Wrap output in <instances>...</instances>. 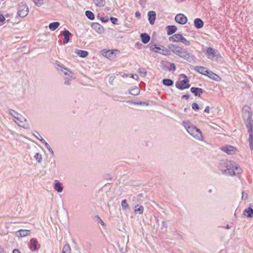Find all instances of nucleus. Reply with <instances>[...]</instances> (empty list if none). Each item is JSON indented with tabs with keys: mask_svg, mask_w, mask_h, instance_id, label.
I'll return each mask as SVG.
<instances>
[{
	"mask_svg": "<svg viewBox=\"0 0 253 253\" xmlns=\"http://www.w3.org/2000/svg\"><path fill=\"white\" fill-rule=\"evenodd\" d=\"M148 20L150 24H154L156 18V13L153 11H150L148 13Z\"/></svg>",
	"mask_w": 253,
	"mask_h": 253,
	"instance_id": "4468645a",
	"label": "nucleus"
},
{
	"mask_svg": "<svg viewBox=\"0 0 253 253\" xmlns=\"http://www.w3.org/2000/svg\"><path fill=\"white\" fill-rule=\"evenodd\" d=\"M14 121L19 126L24 128L27 129L29 127V125L27 123L26 119L24 118L21 115L19 117H16V119L14 120Z\"/></svg>",
	"mask_w": 253,
	"mask_h": 253,
	"instance_id": "423d86ee",
	"label": "nucleus"
},
{
	"mask_svg": "<svg viewBox=\"0 0 253 253\" xmlns=\"http://www.w3.org/2000/svg\"><path fill=\"white\" fill-rule=\"evenodd\" d=\"M54 188L58 193H61L63 191V187L60 182H56L54 183Z\"/></svg>",
	"mask_w": 253,
	"mask_h": 253,
	"instance_id": "c85d7f7f",
	"label": "nucleus"
},
{
	"mask_svg": "<svg viewBox=\"0 0 253 253\" xmlns=\"http://www.w3.org/2000/svg\"><path fill=\"white\" fill-rule=\"evenodd\" d=\"M150 49L155 53H158L164 55H169L170 54L169 50L163 46L160 47L154 44L150 46Z\"/></svg>",
	"mask_w": 253,
	"mask_h": 253,
	"instance_id": "39448f33",
	"label": "nucleus"
},
{
	"mask_svg": "<svg viewBox=\"0 0 253 253\" xmlns=\"http://www.w3.org/2000/svg\"><path fill=\"white\" fill-rule=\"evenodd\" d=\"M180 42L186 46H189L190 44V42L186 40L183 36Z\"/></svg>",
	"mask_w": 253,
	"mask_h": 253,
	"instance_id": "ea45409f",
	"label": "nucleus"
},
{
	"mask_svg": "<svg viewBox=\"0 0 253 253\" xmlns=\"http://www.w3.org/2000/svg\"><path fill=\"white\" fill-rule=\"evenodd\" d=\"M221 150L228 154H231L235 152V148L232 146L226 145L221 147Z\"/></svg>",
	"mask_w": 253,
	"mask_h": 253,
	"instance_id": "f8f14e48",
	"label": "nucleus"
},
{
	"mask_svg": "<svg viewBox=\"0 0 253 253\" xmlns=\"http://www.w3.org/2000/svg\"><path fill=\"white\" fill-rule=\"evenodd\" d=\"M144 211V208L142 206H139L137 205L135 206L134 208V212L135 213H139V214H141L143 213Z\"/></svg>",
	"mask_w": 253,
	"mask_h": 253,
	"instance_id": "a878e982",
	"label": "nucleus"
},
{
	"mask_svg": "<svg viewBox=\"0 0 253 253\" xmlns=\"http://www.w3.org/2000/svg\"><path fill=\"white\" fill-rule=\"evenodd\" d=\"M163 84L166 86H170L173 85V82L170 79H164Z\"/></svg>",
	"mask_w": 253,
	"mask_h": 253,
	"instance_id": "2f4dec72",
	"label": "nucleus"
},
{
	"mask_svg": "<svg viewBox=\"0 0 253 253\" xmlns=\"http://www.w3.org/2000/svg\"><path fill=\"white\" fill-rule=\"evenodd\" d=\"M63 36L64 37V38L63 39V42L64 43H67L69 41V36L71 35V33L68 30H65L62 33Z\"/></svg>",
	"mask_w": 253,
	"mask_h": 253,
	"instance_id": "5701e85b",
	"label": "nucleus"
},
{
	"mask_svg": "<svg viewBox=\"0 0 253 253\" xmlns=\"http://www.w3.org/2000/svg\"><path fill=\"white\" fill-rule=\"evenodd\" d=\"M135 15L136 17H140L141 15L139 11H136L135 13Z\"/></svg>",
	"mask_w": 253,
	"mask_h": 253,
	"instance_id": "052dcab7",
	"label": "nucleus"
},
{
	"mask_svg": "<svg viewBox=\"0 0 253 253\" xmlns=\"http://www.w3.org/2000/svg\"><path fill=\"white\" fill-rule=\"evenodd\" d=\"M91 26L98 34H102L104 32V29L103 27L98 23H93Z\"/></svg>",
	"mask_w": 253,
	"mask_h": 253,
	"instance_id": "9d476101",
	"label": "nucleus"
},
{
	"mask_svg": "<svg viewBox=\"0 0 253 253\" xmlns=\"http://www.w3.org/2000/svg\"><path fill=\"white\" fill-rule=\"evenodd\" d=\"M30 234L29 230L20 229L17 232V235L18 237H25Z\"/></svg>",
	"mask_w": 253,
	"mask_h": 253,
	"instance_id": "f3484780",
	"label": "nucleus"
},
{
	"mask_svg": "<svg viewBox=\"0 0 253 253\" xmlns=\"http://www.w3.org/2000/svg\"><path fill=\"white\" fill-rule=\"evenodd\" d=\"M29 8L25 3H21L18 7L17 14L21 17H24L27 15Z\"/></svg>",
	"mask_w": 253,
	"mask_h": 253,
	"instance_id": "0eeeda50",
	"label": "nucleus"
},
{
	"mask_svg": "<svg viewBox=\"0 0 253 253\" xmlns=\"http://www.w3.org/2000/svg\"><path fill=\"white\" fill-rule=\"evenodd\" d=\"M34 158L38 163H41L42 161V156L39 153H37L34 156Z\"/></svg>",
	"mask_w": 253,
	"mask_h": 253,
	"instance_id": "72a5a7b5",
	"label": "nucleus"
},
{
	"mask_svg": "<svg viewBox=\"0 0 253 253\" xmlns=\"http://www.w3.org/2000/svg\"><path fill=\"white\" fill-rule=\"evenodd\" d=\"M204 112H206V113H209L210 112V106H207L205 110H204Z\"/></svg>",
	"mask_w": 253,
	"mask_h": 253,
	"instance_id": "13d9d810",
	"label": "nucleus"
},
{
	"mask_svg": "<svg viewBox=\"0 0 253 253\" xmlns=\"http://www.w3.org/2000/svg\"><path fill=\"white\" fill-rule=\"evenodd\" d=\"M195 70L198 73L206 76L209 71V70L206 67L199 66H196L195 67Z\"/></svg>",
	"mask_w": 253,
	"mask_h": 253,
	"instance_id": "ddd939ff",
	"label": "nucleus"
},
{
	"mask_svg": "<svg viewBox=\"0 0 253 253\" xmlns=\"http://www.w3.org/2000/svg\"><path fill=\"white\" fill-rule=\"evenodd\" d=\"M206 55L207 58L212 61H221V56L219 51L212 47H208L207 48Z\"/></svg>",
	"mask_w": 253,
	"mask_h": 253,
	"instance_id": "7ed1b4c3",
	"label": "nucleus"
},
{
	"mask_svg": "<svg viewBox=\"0 0 253 253\" xmlns=\"http://www.w3.org/2000/svg\"><path fill=\"white\" fill-rule=\"evenodd\" d=\"M127 103H128V104H129L130 105H132V104L136 105V102H133L131 101H127Z\"/></svg>",
	"mask_w": 253,
	"mask_h": 253,
	"instance_id": "e2e57ef3",
	"label": "nucleus"
},
{
	"mask_svg": "<svg viewBox=\"0 0 253 253\" xmlns=\"http://www.w3.org/2000/svg\"><path fill=\"white\" fill-rule=\"evenodd\" d=\"M166 29L168 35H171L176 32L177 28L175 26H168L166 27Z\"/></svg>",
	"mask_w": 253,
	"mask_h": 253,
	"instance_id": "4be33fe9",
	"label": "nucleus"
},
{
	"mask_svg": "<svg viewBox=\"0 0 253 253\" xmlns=\"http://www.w3.org/2000/svg\"><path fill=\"white\" fill-rule=\"evenodd\" d=\"M135 198V197L134 196H131L129 197V200L132 201H134Z\"/></svg>",
	"mask_w": 253,
	"mask_h": 253,
	"instance_id": "0e129e2a",
	"label": "nucleus"
},
{
	"mask_svg": "<svg viewBox=\"0 0 253 253\" xmlns=\"http://www.w3.org/2000/svg\"><path fill=\"white\" fill-rule=\"evenodd\" d=\"M95 218L97 219L99 222H100L101 224L103 225L104 222L102 221V220L100 218V217L98 215H96L95 216Z\"/></svg>",
	"mask_w": 253,
	"mask_h": 253,
	"instance_id": "5fc2aeb1",
	"label": "nucleus"
},
{
	"mask_svg": "<svg viewBox=\"0 0 253 253\" xmlns=\"http://www.w3.org/2000/svg\"><path fill=\"white\" fill-rule=\"evenodd\" d=\"M130 78H132L136 80H137L138 79V76L136 74H129V75Z\"/></svg>",
	"mask_w": 253,
	"mask_h": 253,
	"instance_id": "3c124183",
	"label": "nucleus"
},
{
	"mask_svg": "<svg viewBox=\"0 0 253 253\" xmlns=\"http://www.w3.org/2000/svg\"><path fill=\"white\" fill-rule=\"evenodd\" d=\"M169 49L172 51L174 54H177V53L179 51L181 47L177 46L173 44H170L169 45Z\"/></svg>",
	"mask_w": 253,
	"mask_h": 253,
	"instance_id": "aec40b11",
	"label": "nucleus"
},
{
	"mask_svg": "<svg viewBox=\"0 0 253 253\" xmlns=\"http://www.w3.org/2000/svg\"><path fill=\"white\" fill-rule=\"evenodd\" d=\"M206 76H208L210 79L216 81H218L220 79V78L217 75L209 70Z\"/></svg>",
	"mask_w": 253,
	"mask_h": 253,
	"instance_id": "dca6fc26",
	"label": "nucleus"
},
{
	"mask_svg": "<svg viewBox=\"0 0 253 253\" xmlns=\"http://www.w3.org/2000/svg\"><path fill=\"white\" fill-rule=\"evenodd\" d=\"M113 54V53L112 51H111L110 50H108L106 52L105 56L108 57H110V55Z\"/></svg>",
	"mask_w": 253,
	"mask_h": 253,
	"instance_id": "8fccbe9b",
	"label": "nucleus"
},
{
	"mask_svg": "<svg viewBox=\"0 0 253 253\" xmlns=\"http://www.w3.org/2000/svg\"><path fill=\"white\" fill-rule=\"evenodd\" d=\"M60 25L58 22H54L49 24L48 27L51 31L55 30Z\"/></svg>",
	"mask_w": 253,
	"mask_h": 253,
	"instance_id": "393cba45",
	"label": "nucleus"
},
{
	"mask_svg": "<svg viewBox=\"0 0 253 253\" xmlns=\"http://www.w3.org/2000/svg\"><path fill=\"white\" fill-rule=\"evenodd\" d=\"M182 98L187 99L189 98V95L188 94H185V95H183Z\"/></svg>",
	"mask_w": 253,
	"mask_h": 253,
	"instance_id": "680f3d73",
	"label": "nucleus"
},
{
	"mask_svg": "<svg viewBox=\"0 0 253 253\" xmlns=\"http://www.w3.org/2000/svg\"><path fill=\"white\" fill-rule=\"evenodd\" d=\"M62 253H71L70 246L68 244H66L63 247Z\"/></svg>",
	"mask_w": 253,
	"mask_h": 253,
	"instance_id": "473e14b6",
	"label": "nucleus"
},
{
	"mask_svg": "<svg viewBox=\"0 0 253 253\" xmlns=\"http://www.w3.org/2000/svg\"><path fill=\"white\" fill-rule=\"evenodd\" d=\"M86 16L90 20H93L94 18V14L90 11L87 10L85 11Z\"/></svg>",
	"mask_w": 253,
	"mask_h": 253,
	"instance_id": "c9c22d12",
	"label": "nucleus"
},
{
	"mask_svg": "<svg viewBox=\"0 0 253 253\" xmlns=\"http://www.w3.org/2000/svg\"><path fill=\"white\" fill-rule=\"evenodd\" d=\"M141 41L143 43L146 44L148 43L150 39V36L146 33H142L140 35Z\"/></svg>",
	"mask_w": 253,
	"mask_h": 253,
	"instance_id": "412c9836",
	"label": "nucleus"
},
{
	"mask_svg": "<svg viewBox=\"0 0 253 253\" xmlns=\"http://www.w3.org/2000/svg\"><path fill=\"white\" fill-rule=\"evenodd\" d=\"M101 21L104 22L108 21V18L107 17H103L101 19Z\"/></svg>",
	"mask_w": 253,
	"mask_h": 253,
	"instance_id": "bf43d9fd",
	"label": "nucleus"
},
{
	"mask_svg": "<svg viewBox=\"0 0 253 253\" xmlns=\"http://www.w3.org/2000/svg\"><path fill=\"white\" fill-rule=\"evenodd\" d=\"M110 20H111V22H112L113 24H117V22H118V19H117V18H115V17H110Z\"/></svg>",
	"mask_w": 253,
	"mask_h": 253,
	"instance_id": "de8ad7c7",
	"label": "nucleus"
},
{
	"mask_svg": "<svg viewBox=\"0 0 253 253\" xmlns=\"http://www.w3.org/2000/svg\"><path fill=\"white\" fill-rule=\"evenodd\" d=\"M180 57L183 58L184 59L189 61L191 62L193 60V55L188 52L186 49L185 51L183 52L182 54L181 55Z\"/></svg>",
	"mask_w": 253,
	"mask_h": 253,
	"instance_id": "9b49d317",
	"label": "nucleus"
},
{
	"mask_svg": "<svg viewBox=\"0 0 253 253\" xmlns=\"http://www.w3.org/2000/svg\"><path fill=\"white\" fill-rule=\"evenodd\" d=\"M220 169L222 173L228 176H233L240 174L241 169L235 162L232 161H223L220 164Z\"/></svg>",
	"mask_w": 253,
	"mask_h": 253,
	"instance_id": "f257e3e1",
	"label": "nucleus"
},
{
	"mask_svg": "<svg viewBox=\"0 0 253 253\" xmlns=\"http://www.w3.org/2000/svg\"><path fill=\"white\" fill-rule=\"evenodd\" d=\"M191 91L196 96L200 97L201 95L203 93V89L198 87H192L191 88Z\"/></svg>",
	"mask_w": 253,
	"mask_h": 253,
	"instance_id": "2eb2a0df",
	"label": "nucleus"
},
{
	"mask_svg": "<svg viewBox=\"0 0 253 253\" xmlns=\"http://www.w3.org/2000/svg\"><path fill=\"white\" fill-rule=\"evenodd\" d=\"M5 20V16L2 14H0V22L3 23Z\"/></svg>",
	"mask_w": 253,
	"mask_h": 253,
	"instance_id": "603ef678",
	"label": "nucleus"
},
{
	"mask_svg": "<svg viewBox=\"0 0 253 253\" xmlns=\"http://www.w3.org/2000/svg\"><path fill=\"white\" fill-rule=\"evenodd\" d=\"M95 4L98 6H103L105 4V0H93Z\"/></svg>",
	"mask_w": 253,
	"mask_h": 253,
	"instance_id": "f704fd0d",
	"label": "nucleus"
},
{
	"mask_svg": "<svg viewBox=\"0 0 253 253\" xmlns=\"http://www.w3.org/2000/svg\"><path fill=\"white\" fill-rule=\"evenodd\" d=\"M127 76H129V75H127V74H124V75H123V77H127Z\"/></svg>",
	"mask_w": 253,
	"mask_h": 253,
	"instance_id": "774afa93",
	"label": "nucleus"
},
{
	"mask_svg": "<svg viewBox=\"0 0 253 253\" xmlns=\"http://www.w3.org/2000/svg\"><path fill=\"white\" fill-rule=\"evenodd\" d=\"M168 227V224L167 222L166 221H163L162 230L165 229V230H166Z\"/></svg>",
	"mask_w": 253,
	"mask_h": 253,
	"instance_id": "a18cd8bd",
	"label": "nucleus"
},
{
	"mask_svg": "<svg viewBox=\"0 0 253 253\" xmlns=\"http://www.w3.org/2000/svg\"><path fill=\"white\" fill-rule=\"evenodd\" d=\"M33 1L38 6H40L43 4V0H33Z\"/></svg>",
	"mask_w": 253,
	"mask_h": 253,
	"instance_id": "79ce46f5",
	"label": "nucleus"
},
{
	"mask_svg": "<svg viewBox=\"0 0 253 253\" xmlns=\"http://www.w3.org/2000/svg\"><path fill=\"white\" fill-rule=\"evenodd\" d=\"M116 78L115 76H111L109 78V83L110 84L113 85L114 84V80Z\"/></svg>",
	"mask_w": 253,
	"mask_h": 253,
	"instance_id": "37998d69",
	"label": "nucleus"
},
{
	"mask_svg": "<svg viewBox=\"0 0 253 253\" xmlns=\"http://www.w3.org/2000/svg\"><path fill=\"white\" fill-rule=\"evenodd\" d=\"M37 241L35 239H32L30 240V248L32 251H36L37 250Z\"/></svg>",
	"mask_w": 253,
	"mask_h": 253,
	"instance_id": "b1692460",
	"label": "nucleus"
},
{
	"mask_svg": "<svg viewBox=\"0 0 253 253\" xmlns=\"http://www.w3.org/2000/svg\"><path fill=\"white\" fill-rule=\"evenodd\" d=\"M176 22L180 24H185L187 21V17L183 14H178L175 17Z\"/></svg>",
	"mask_w": 253,
	"mask_h": 253,
	"instance_id": "1a4fd4ad",
	"label": "nucleus"
},
{
	"mask_svg": "<svg viewBox=\"0 0 253 253\" xmlns=\"http://www.w3.org/2000/svg\"><path fill=\"white\" fill-rule=\"evenodd\" d=\"M180 78L181 79L183 78V80L177 82L175 84V86L181 90L188 88L190 87V85L188 84L189 80L187 76L184 74H181Z\"/></svg>",
	"mask_w": 253,
	"mask_h": 253,
	"instance_id": "20e7f679",
	"label": "nucleus"
},
{
	"mask_svg": "<svg viewBox=\"0 0 253 253\" xmlns=\"http://www.w3.org/2000/svg\"><path fill=\"white\" fill-rule=\"evenodd\" d=\"M57 69L60 70L65 75L68 76L71 79H75L74 74L68 68L60 65H57Z\"/></svg>",
	"mask_w": 253,
	"mask_h": 253,
	"instance_id": "6e6552de",
	"label": "nucleus"
},
{
	"mask_svg": "<svg viewBox=\"0 0 253 253\" xmlns=\"http://www.w3.org/2000/svg\"><path fill=\"white\" fill-rule=\"evenodd\" d=\"M37 134L38 136L35 135L36 138L41 141V140H42V139H43V138H42V137L40 135V134L39 133L37 132Z\"/></svg>",
	"mask_w": 253,
	"mask_h": 253,
	"instance_id": "4d7b16f0",
	"label": "nucleus"
},
{
	"mask_svg": "<svg viewBox=\"0 0 253 253\" xmlns=\"http://www.w3.org/2000/svg\"><path fill=\"white\" fill-rule=\"evenodd\" d=\"M78 54L81 57H85L88 55V52L86 51L79 50L78 52Z\"/></svg>",
	"mask_w": 253,
	"mask_h": 253,
	"instance_id": "e433bc0d",
	"label": "nucleus"
},
{
	"mask_svg": "<svg viewBox=\"0 0 253 253\" xmlns=\"http://www.w3.org/2000/svg\"><path fill=\"white\" fill-rule=\"evenodd\" d=\"M41 142L45 145L46 148L48 149L49 152L50 153V154L53 156L54 155V152L52 150V148L50 147V145L45 141V140L44 139H42L41 140Z\"/></svg>",
	"mask_w": 253,
	"mask_h": 253,
	"instance_id": "c756f323",
	"label": "nucleus"
},
{
	"mask_svg": "<svg viewBox=\"0 0 253 253\" xmlns=\"http://www.w3.org/2000/svg\"><path fill=\"white\" fill-rule=\"evenodd\" d=\"M121 205L122 208L125 210H126V208H128V207L126 200H124L122 201Z\"/></svg>",
	"mask_w": 253,
	"mask_h": 253,
	"instance_id": "a19ab883",
	"label": "nucleus"
},
{
	"mask_svg": "<svg viewBox=\"0 0 253 253\" xmlns=\"http://www.w3.org/2000/svg\"><path fill=\"white\" fill-rule=\"evenodd\" d=\"M185 49L181 48L176 55L180 57L181 55L182 54L183 52L185 51Z\"/></svg>",
	"mask_w": 253,
	"mask_h": 253,
	"instance_id": "864d4df0",
	"label": "nucleus"
},
{
	"mask_svg": "<svg viewBox=\"0 0 253 253\" xmlns=\"http://www.w3.org/2000/svg\"><path fill=\"white\" fill-rule=\"evenodd\" d=\"M138 71L141 76H145L146 74V71L145 69L139 68Z\"/></svg>",
	"mask_w": 253,
	"mask_h": 253,
	"instance_id": "58836bf2",
	"label": "nucleus"
},
{
	"mask_svg": "<svg viewBox=\"0 0 253 253\" xmlns=\"http://www.w3.org/2000/svg\"><path fill=\"white\" fill-rule=\"evenodd\" d=\"M182 124L187 132L195 139L199 141L204 140V137L202 131L194 126L190 121L185 120L183 122Z\"/></svg>",
	"mask_w": 253,
	"mask_h": 253,
	"instance_id": "f03ea898",
	"label": "nucleus"
},
{
	"mask_svg": "<svg viewBox=\"0 0 253 253\" xmlns=\"http://www.w3.org/2000/svg\"><path fill=\"white\" fill-rule=\"evenodd\" d=\"M136 105H146L148 106V104L146 103L145 102H136Z\"/></svg>",
	"mask_w": 253,
	"mask_h": 253,
	"instance_id": "6e6d98bb",
	"label": "nucleus"
},
{
	"mask_svg": "<svg viewBox=\"0 0 253 253\" xmlns=\"http://www.w3.org/2000/svg\"><path fill=\"white\" fill-rule=\"evenodd\" d=\"M169 70H172L174 71L176 70V67L175 64L174 63H170V66L169 68Z\"/></svg>",
	"mask_w": 253,
	"mask_h": 253,
	"instance_id": "49530a36",
	"label": "nucleus"
},
{
	"mask_svg": "<svg viewBox=\"0 0 253 253\" xmlns=\"http://www.w3.org/2000/svg\"><path fill=\"white\" fill-rule=\"evenodd\" d=\"M230 227L229 225L228 224H227L226 226V228L228 229H230Z\"/></svg>",
	"mask_w": 253,
	"mask_h": 253,
	"instance_id": "338daca9",
	"label": "nucleus"
},
{
	"mask_svg": "<svg viewBox=\"0 0 253 253\" xmlns=\"http://www.w3.org/2000/svg\"><path fill=\"white\" fill-rule=\"evenodd\" d=\"M9 114L14 117V120L16 119V117H19L21 115L13 110H9Z\"/></svg>",
	"mask_w": 253,
	"mask_h": 253,
	"instance_id": "4c0bfd02",
	"label": "nucleus"
},
{
	"mask_svg": "<svg viewBox=\"0 0 253 253\" xmlns=\"http://www.w3.org/2000/svg\"><path fill=\"white\" fill-rule=\"evenodd\" d=\"M192 109L194 110H198L199 109V106L197 103H193L192 105Z\"/></svg>",
	"mask_w": 253,
	"mask_h": 253,
	"instance_id": "c03bdc74",
	"label": "nucleus"
},
{
	"mask_svg": "<svg viewBox=\"0 0 253 253\" xmlns=\"http://www.w3.org/2000/svg\"><path fill=\"white\" fill-rule=\"evenodd\" d=\"M194 24L195 27L197 29H201L204 26L203 21L200 18H196L194 20Z\"/></svg>",
	"mask_w": 253,
	"mask_h": 253,
	"instance_id": "6ab92c4d",
	"label": "nucleus"
},
{
	"mask_svg": "<svg viewBox=\"0 0 253 253\" xmlns=\"http://www.w3.org/2000/svg\"><path fill=\"white\" fill-rule=\"evenodd\" d=\"M182 37L183 36L181 34H174L170 37L169 39L174 42H178L181 41Z\"/></svg>",
	"mask_w": 253,
	"mask_h": 253,
	"instance_id": "a211bd4d",
	"label": "nucleus"
},
{
	"mask_svg": "<svg viewBox=\"0 0 253 253\" xmlns=\"http://www.w3.org/2000/svg\"><path fill=\"white\" fill-rule=\"evenodd\" d=\"M20 253V251L18 250L14 249L13 251V253Z\"/></svg>",
	"mask_w": 253,
	"mask_h": 253,
	"instance_id": "69168bd1",
	"label": "nucleus"
},
{
	"mask_svg": "<svg viewBox=\"0 0 253 253\" xmlns=\"http://www.w3.org/2000/svg\"><path fill=\"white\" fill-rule=\"evenodd\" d=\"M140 93V89L137 87H135L129 90V93L132 95H137Z\"/></svg>",
	"mask_w": 253,
	"mask_h": 253,
	"instance_id": "bb28decb",
	"label": "nucleus"
},
{
	"mask_svg": "<svg viewBox=\"0 0 253 253\" xmlns=\"http://www.w3.org/2000/svg\"><path fill=\"white\" fill-rule=\"evenodd\" d=\"M244 214L249 217H251L253 215V210L251 208H248L244 211Z\"/></svg>",
	"mask_w": 253,
	"mask_h": 253,
	"instance_id": "7c9ffc66",
	"label": "nucleus"
},
{
	"mask_svg": "<svg viewBox=\"0 0 253 253\" xmlns=\"http://www.w3.org/2000/svg\"><path fill=\"white\" fill-rule=\"evenodd\" d=\"M251 131L250 132V136L249 138V141L250 143V147L251 150H253V131L252 128H251Z\"/></svg>",
	"mask_w": 253,
	"mask_h": 253,
	"instance_id": "cd10ccee",
	"label": "nucleus"
},
{
	"mask_svg": "<svg viewBox=\"0 0 253 253\" xmlns=\"http://www.w3.org/2000/svg\"><path fill=\"white\" fill-rule=\"evenodd\" d=\"M72 79H70L69 78L65 77L64 79V84L68 85L70 84V82Z\"/></svg>",
	"mask_w": 253,
	"mask_h": 253,
	"instance_id": "09e8293b",
	"label": "nucleus"
}]
</instances>
